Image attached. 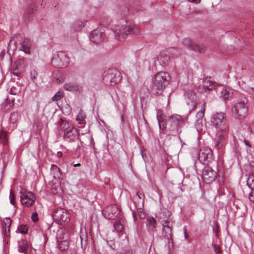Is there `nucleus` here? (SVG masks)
<instances>
[{"instance_id":"1","label":"nucleus","mask_w":254,"mask_h":254,"mask_svg":"<svg viewBox=\"0 0 254 254\" xmlns=\"http://www.w3.org/2000/svg\"><path fill=\"white\" fill-rule=\"evenodd\" d=\"M59 123L60 132L65 142L73 143L79 140V135L77 129L71 122L61 119Z\"/></svg>"},{"instance_id":"2","label":"nucleus","mask_w":254,"mask_h":254,"mask_svg":"<svg viewBox=\"0 0 254 254\" xmlns=\"http://www.w3.org/2000/svg\"><path fill=\"white\" fill-rule=\"evenodd\" d=\"M115 38L121 41L124 40L128 34H137L140 32L139 27L132 22H127L126 25H116L113 28Z\"/></svg>"},{"instance_id":"3","label":"nucleus","mask_w":254,"mask_h":254,"mask_svg":"<svg viewBox=\"0 0 254 254\" xmlns=\"http://www.w3.org/2000/svg\"><path fill=\"white\" fill-rule=\"evenodd\" d=\"M171 76L165 71L158 72L155 76L152 85V92L154 94L161 95L171 80Z\"/></svg>"},{"instance_id":"4","label":"nucleus","mask_w":254,"mask_h":254,"mask_svg":"<svg viewBox=\"0 0 254 254\" xmlns=\"http://www.w3.org/2000/svg\"><path fill=\"white\" fill-rule=\"evenodd\" d=\"M121 74L116 69H109L105 71L103 74V79L104 83L108 85H114L121 80Z\"/></svg>"},{"instance_id":"5","label":"nucleus","mask_w":254,"mask_h":254,"mask_svg":"<svg viewBox=\"0 0 254 254\" xmlns=\"http://www.w3.org/2000/svg\"><path fill=\"white\" fill-rule=\"evenodd\" d=\"M69 57L63 51H58L55 53L52 59V64L57 68H63L69 64Z\"/></svg>"},{"instance_id":"6","label":"nucleus","mask_w":254,"mask_h":254,"mask_svg":"<svg viewBox=\"0 0 254 254\" xmlns=\"http://www.w3.org/2000/svg\"><path fill=\"white\" fill-rule=\"evenodd\" d=\"M248 108L244 100L236 104L232 109L233 116L239 120H243L247 116Z\"/></svg>"},{"instance_id":"7","label":"nucleus","mask_w":254,"mask_h":254,"mask_svg":"<svg viewBox=\"0 0 254 254\" xmlns=\"http://www.w3.org/2000/svg\"><path fill=\"white\" fill-rule=\"evenodd\" d=\"M166 124L168 123L170 133L174 136L178 133V126L183 122V119L179 115L173 114L169 116Z\"/></svg>"},{"instance_id":"8","label":"nucleus","mask_w":254,"mask_h":254,"mask_svg":"<svg viewBox=\"0 0 254 254\" xmlns=\"http://www.w3.org/2000/svg\"><path fill=\"white\" fill-rule=\"evenodd\" d=\"M53 217L57 223L61 225L67 224L70 219L69 213L64 209L60 208L54 210Z\"/></svg>"},{"instance_id":"9","label":"nucleus","mask_w":254,"mask_h":254,"mask_svg":"<svg viewBox=\"0 0 254 254\" xmlns=\"http://www.w3.org/2000/svg\"><path fill=\"white\" fill-rule=\"evenodd\" d=\"M12 41L15 42H19L18 49L24 52L26 54L30 53V48L31 47V42L29 38H22L20 35L14 36L13 40H10L9 45L12 43Z\"/></svg>"},{"instance_id":"10","label":"nucleus","mask_w":254,"mask_h":254,"mask_svg":"<svg viewBox=\"0 0 254 254\" xmlns=\"http://www.w3.org/2000/svg\"><path fill=\"white\" fill-rule=\"evenodd\" d=\"M198 159L203 164L207 165L214 160L212 151L210 148H201L198 153Z\"/></svg>"},{"instance_id":"11","label":"nucleus","mask_w":254,"mask_h":254,"mask_svg":"<svg viewBox=\"0 0 254 254\" xmlns=\"http://www.w3.org/2000/svg\"><path fill=\"white\" fill-rule=\"evenodd\" d=\"M226 118L223 112L214 113L211 118V124L218 128L226 127Z\"/></svg>"},{"instance_id":"12","label":"nucleus","mask_w":254,"mask_h":254,"mask_svg":"<svg viewBox=\"0 0 254 254\" xmlns=\"http://www.w3.org/2000/svg\"><path fill=\"white\" fill-rule=\"evenodd\" d=\"M227 136L226 127L220 128L218 130L214 139L215 147L219 150L221 148L224 144Z\"/></svg>"},{"instance_id":"13","label":"nucleus","mask_w":254,"mask_h":254,"mask_svg":"<svg viewBox=\"0 0 254 254\" xmlns=\"http://www.w3.org/2000/svg\"><path fill=\"white\" fill-rule=\"evenodd\" d=\"M20 200L22 204L29 207L34 203L36 198L33 193L31 191H20Z\"/></svg>"},{"instance_id":"14","label":"nucleus","mask_w":254,"mask_h":254,"mask_svg":"<svg viewBox=\"0 0 254 254\" xmlns=\"http://www.w3.org/2000/svg\"><path fill=\"white\" fill-rule=\"evenodd\" d=\"M217 172L209 167H206L203 171L202 178L207 184L213 182L217 177Z\"/></svg>"},{"instance_id":"15","label":"nucleus","mask_w":254,"mask_h":254,"mask_svg":"<svg viewBox=\"0 0 254 254\" xmlns=\"http://www.w3.org/2000/svg\"><path fill=\"white\" fill-rule=\"evenodd\" d=\"M182 43L186 47L194 51L198 52L200 53H204L206 50V47L205 46L193 43L189 38H184L183 40Z\"/></svg>"},{"instance_id":"16","label":"nucleus","mask_w":254,"mask_h":254,"mask_svg":"<svg viewBox=\"0 0 254 254\" xmlns=\"http://www.w3.org/2000/svg\"><path fill=\"white\" fill-rule=\"evenodd\" d=\"M105 37V34L100 29H96L93 30L90 34V40L96 44L101 42Z\"/></svg>"},{"instance_id":"17","label":"nucleus","mask_w":254,"mask_h":254,"mask_svg":"<svg viewBox=\"0 0 254 254\" xmlns=\"http://www.w3.org/2000/svg\"><path fill=\"white\" fill-rule=\"evenodd\" d=\"M171 213L166 208H162L159 213V219L162 225L167 223H172V219L170 218Z\"/></svg>"},{"instance_id":"18","label":"nucleus","mask_w":254,"mask_h":254,"mask_svg":"<svg viewBox=\"0 0 254 254\" xmlns=\"http://www.w3.org/2000/svg\"><path fill=\"white\" fill-rule=\"evenodd\" d=\"M141 194L137 192L133 198V204L138 212L141 213L143 211L144 199L141 197Z\"/></svg>"},{"instance_id":"19","label":"nucleus","mask_w":254,"mask_h":254,"mask_svg":"<svg viewBox=\"0 0 254 254\" xmlns=\"http://www.w3.org/2000/svg\"><path fill=\"white\" fill-rule=\"evenodd\" d=\"M170 56L166 50L162 51L158 57V61L160 64L164 66H166L169 61Z\"/></svg>"},{"instance_id":"20","label":"nucleus","mask_w":254,"mask_h":254,"mask_svg":"<svg viewBox=\"0 0 254 254\" xmlns=\"http://www.w3.org/2000/svg\"><path fill=\"white\" fill-rule=\"evenodd\" d=\"M157 119L159 124V127L160 129L164 130L167 128V124H165V119L162 110L157 111Z\"/></svg>"},{"instance_id":"21","label":"nucleus","mask_w":254,"mask_h":254,"mask_svg":"<svg viewBox=\"0 0 254 254\" xmlns=\"http://www.w3.org/2000/svg\"><path fill=\"white\" fill-rule=\"evenodd\" d=\"M172 223H167L162 225L163 226V235L168 240L172 237Z\"/></svg>"},{"instance_id":"22","label":"nucleus","mask_w":254,"mask_h":254,"mask_svg":"<svg viewBox=\"0 0 254 254\" xmlns=\"http://www.w3.org/2000/svg\"><path fill=\"white\" fill-rule=\"evenodd\" d=\"M70 234L67 230L65 228H61L57 233V237L63 240H68L69 239Z\"/></svg>"},{"instance_id":"23","label":"nucleus","mask_w":254,"mask_h":254,"mask_svg":"<svg viewBox=\"0 0 254 254\" xmlns=\"http://www.w3.org/2000/svg\"><path fill=\"white\" fill-rule=\"evenodd\" d=\"M28 244L27 241L21 240L18 242V251L19 253L27 254Z\"/></svg>"},{"instance_id":"24","label":"nucleus","mask_w":254,"mask_h":254,"mask_svg":"<svg viewBox=\"0 0 254 254\" xmlns=\"http://www.w3.org/2000/svg\"><path fill=\"white\" fill-rule=\"evenodd\" d=\"M146 226L149 230H154L156 228V220L151 216H147L146 218Z\"/></svg>"},{"instance_id":"25","label":"nucleus","mask_w":254,"mask_h":254,"mask_svg":"<svg viewBox=\"0 0 254 254\" xmlns=\"http://www.w3.org/2000/svg\"><path fill=\"white\" fill-rule=\"evenodd\" d=\"M214 87V83L213 82L208 79H205L203 82V88L204 92H208L212 90Z\"/></svg>"},{"instance_id":"26","label":"nucleus","mask_w":254,"mask_h":254,"mask_svg":"<svg viewBox=\"0 0 254 254\" xmlns=\"http://www.w3.org/2000/svg\"><path fill=\"white\" fill-rule=\"evenodd\" d=\"M64 88L68 91H75L78 90V86L75 83H68L64 85Z\"/></svg>"},{"instance_id":"27","label":"nucleus","mask_w":254,"mask_h":254,"mask_svg":"<svg viewBox=\"0 0 254 254\" xmlns=\"http://www.w3.org/2000/svg\"><path fill=\"white\" fill-rule=\"evenodd\" d=\"M22 70H22L21 68H20V67L15 62L13 63L11 68V72L13 75L15 76H19Z\"/></svg>"},{"instance_id":"28","label":"nucleus","mask_w":254,"mask_h":254,"mask_svg":"<svg viewBox=\"0 0 254 254\" xmlns=\"http://www.w3.org/2000/svg\"><path fill=\"white\" fill-rule=\"evenodd\" d=\"M20 119V115L17 112H13L11 113L10 116V121L11 123L15 124H16L19 120Z\"/></svg>"},{"instance_id":"29","label":"nucleus","mask_w":254,"mask_h":254,"mask_svg":"<svg viewBox=\"0 0 254 254\" xmlns=\"http://www.w3.org/2000/svg\"><path fill=\"white\" fill-rule=\"evenodd\" d=\"M86 116L82 110H80L76 117V120L78 122L79 124H84L85 123V119Z\"/></svg>"},{"instance_id":"30","label":"nucleus","mask_w":254,"mask_h":254,"mask_svg":"<svg viewBox=\"0 0 254 254\" xmlns=\"http://www.w3.org/2000/svg\"><path fill=\"white\" fill-rule=\"evenodd\" d=\"M232 92L230 91H228L226 89H223L222 90L220 97L222 98L223 100H228L229 98L232 97Z\"/></svg>"},{"instance_id":"31","label":"nucleus","mask_w":254,"mask_h":254,"mask_svg":"<svg viewBox=\"0 0 254 254\" xmlns=\"http://www.w3.org/2000/svg\"><path fill=\"white\" fill-rule=\"evenodd\" d=\"M84 26L82 21L81 20H76L72 24V28L76 31L80 30Z\"/></svg>"},{"instance_id":"32","label":"nucleus","mask_w":254,"mask_h":254,"mask_svg":"<svg viewBox=\"0 0 254 254\" xmlns=\"http://www.w3.org/2000/svg\"><path fill=\"white\" fill-rule=\"evenodd\" d=\"M69 243L68 240H62L59 244V248L61 251H65L68 249Z\"/></svg>"},{"instance_id":"33","label":"nucleus","mask_w":254,"mask_h":254,"mask_svg":"<svg viewBox=\"0 0 254 254\" xmlns=\"http://www.w3.org/2000/svg\"><path fill=\"white\" fill-rule=\"evenodd\" d=\"M166 50L168 52V54L172 57L178 56L180 55V52L178 49L176 48H169Z\"/></svg>"},{"instance_id":"34","label":"nucleus","mask_w":254,"mask_h":254,"mask_svg":"<svg viewBox=\"0 0 254 254\" xmlns=\"http://www.w3.org/2000/svg\"><path fill=\"white\" fill-rule=\"evenodd\" d=\"M4 223L7 228H5V235L8 236L10 235V226L11 225V220L9 218H6Z\"/></svg>"},{"instance_id":"35","label":"nucleus","mask_w":254,"mask_h":254,"mask_svg":"<svg viewBox=\"0 0 254 254\" xmlns=\"http://www.w3.org/2000/svg\"><path fill=\"white\" fill-rule=\"evenodd\" d=\"M0 142L3 145H5L8 142V137L7 134L3 131H0Z\"/></svg>"},{"instance_id":"36","label":"nucleus","mask_w":254,"mask_h":254,"mask_svg":"<svg viewBox=\"0 0 254 254\" xmlns=\"http://www.w3.org/2000/svg\"><path fill=\"white\" fill-rule=\"evenodd\" d=\"M247 184L251 190L254 189V175L249 176L247 179Z\"/></svg>"},{"instance_id":"37","label":"nucleus","mask_w":254,"mask_h":254,"mask_svg":"<svg viewBox=\"0 0 254 254\" xmlns=\"http://www.w3.org/2000/svg\"><path fill=\"white\" fill-rule=\"evenodd\" d=\"M20 92V90L19 86H12L9 90V93L11 95H18Z\"/></svg>"},{"instance_id":"38","label":"nucleus","mask_w":254,"mask_h":254,"mask_svg":"<svg viewBox=\"0 0 254 254\" xmlns=\"http://www.w3.org/2000/svg\"><path fill=\"white\" fill-rule=\"evenodd\" d=\"M118 211L117 208L116 206H110L107 208V211L109 213L110 211L112 213H113V216H110L111 219H114V217H116L117 215H115L116 213V211Z\"/></svg>"},{"instance_id":"39","label":"nucleus","mask_w":254,"mask_h":254,"mask_svg":"<svg viewBox=\"0 0 254 254\" xmlns=\"http://www.w3.org/2000/svg\"><path fill=\"white\" fill-rule=\"evenodd\" d=\"M114 227L115 230L118 233L121 232L124 229L123 225L120 221L116 222L114 224Z\"/></svg>"},{"instance_id":"40","label":"nucleus","mask_w":254,"mask_h":254,"mask_svg":"<svg viewBox=\"0 0 254 254\" xmlns=\"http://www.w3.org/2000/svg\"><path fill=\"white\" fill-rule=\"evenodd\" d=\"M34 12V9L33 8H26L24 9V15L26 17L29 18L32 17V15Z\"/></svg>"},{"instance_id":"41","label":"nucleus","mask_w":254,"mask_h":254,"mask_svg":"<svg viewBox=\"0 0 254 254\" xmlns=\"http://www.w3.org/2000/svg\"><path fill=\"white\" fill-rule=\"evenodd\" d=\"M18 65L20 68L23 70L25 67V61L23 59H19L15 62Z\"/></svg>"},{"instance_id":"42","label":"nucleus","mask_w":254,"mask_h":254,"mask_svg":"<svg viewBox=\"0 0 254 254\" xmlns=\"http://www.w3.org/2000/svg\"><path fill=\"white\" fill-rule=\"evenodd\" d=\"M204 112H205V104H203L201 110L198 112L196 114V117L198 118V119H202L204 117Z\"/></svg>"},{"instance_id":"43","label":"nucleus","mask_w":254,"mask_h":254,"mask_svg":"<svg viewBox=\"0 0 254 254\" xmlns=\"http://www.w3.org/2000/svg\"><path fill=\"white\" fill-rule=\"evenodd\" d=\"M15 99L8 97L6 100V104L8 108H12L14 105Z\"/></svg>"},{"instance_id":"44","label":"nucleus","mask_w":254,"mask_h":254,"mask_svg":"<svg viewBox=\"0 0 254 254\" xmlns=\"http://www.w3.org/2000/svg\"><path fill=\"white\" fill-rule=\"evenodd\" d=\"M51 170L55 172L54 177H56V176L59 177V174H60V169L56 165L52 164L51 166Z\"/></svg>"},{"instance_id":"45","label":"nucleus","mask_w":254,"mask_h":254,"mask_svg":"<svg viewBox=\"0 0 254 254\" xmlns=\"http://www.w3.org/2000/svg\"><path fill=\"white\" fill-rule=\"evenodd\" d=\"M18 231L22 234H25L28 231V228L26 225H21L18 227Z\"/></svg>"},{"instance_id":"46","label":"nucleus","mask_w":254,"mask_h":254,"mask_svg":"<svg viewBox=\"0 0 254 254\" xmlns=\"http://www.w3.org/2000/svg\"><path fill=\"white\" fill-rule=\"evenodd\" d=\"M212 246L216 254H221L222 253V251L219 246L212 244Z\"/></svg>"},{"instance_id":"47","label":"nucleus","mask_w":254,"mask_h":254,"mask_svg":"<svg viewBox=\"0 0 254 254\" xmlns=\"http://www.w3.org/2000/svg\"><path fill=\"white\" fill-rule=\"evenodd\" d=\"M63 96V94L61 92H58L53 97V101H58L61 99Z\"/></svg>"},{"instance_id":"48","label":"nucleus","mask_w":254,"mask_h":254,"mask_svg":"<svg viewBox=\"0 0 254 254\" xmlns=\"http://www.w3.org/2000/svg\"><path fill=\"white\" fill-rule=\"evenodd\" d=\"M14 198H15V195L13 193V191L12 190H10L9 199H10V203L12 205H14V204H15Z\"/></svg>"},{"instance_id":"49","label":"nucleus","mask_w":254,"mask_h":254,"mask_svg":"<svg viewBox=\"0 0 254 254\" xmlns=\"http://www.w3.org/2000/svg\"><path fill=\"white\" fill-rule=\"evenodd\" d=\"M249 198L251 202L254 203V189L251 190L249 193Z\"/></svg>"},{"instance_id":"50","label":"nucleus","mask_w":254,"mask_h":254,"mask_svg":"<svg viewBox=\"0 0 254 254\" xmlns=\"http://www.w3.org/2000/svg\"><path fill=\"white\" fill-rule=\"evenodd\" d=\"M130 209L132 212V215L133 217V222L134 223H136L137 222V216L136 215L135 211L134 210H133L131 207H130Z\"/></svg>"},{"instance_id":"51","label":"nucleus","mask_w":254,"mask_h":254,"mask_svg":"<svg viewBox=\"0 0 254 254\" xmlns=\"http://www.w3.org/2000/svg\"><path fill=\"white\" fill-rule=\"evenodd\" d=\"M37 75V72L34 70L31 73V78L32 80H34L36 78V76Z\"/></svg>"},{"instance_id":"52","label":"nucleus","mask_w":254,"mask_h":254,"mask_svg":"<svg viewBox=\"0 0 254 254\" xmlns=\"http://www.w3.org/2000/svg\"><path fill=\"white\" fill-rule=\"evenodd\" d=\"M31 218H32V220H33V221L36 222V221L38 220L37 213H35V214H33L32 215Z\"/></svg>"},{"instance_id":"53","label":"nucleus","mask_w":254,"mask_h":254,"mask_svg":"<svg viewBox=\"0 0 254 254\" xmlns=\"http://www.w3.org/2000/svg\"><path fill=\"white\" fill-rule=\"evenodd\" d=\"M244 142L246 145L249 146V147H252L251 144L247 139H244Z\"/></svg>"},{"instance_id":"54","label":"nucleus","mask_w":254,"mask_h":254,"mask_svg":"<svg viewBox=\"0 0 254 254\" xmlns=\"http://www.w3.org/2000/svg\"><path fill=\"white\" fill-rule=\"evenodd\" d=\"M184 233L185 239H187V238H188L187 230V229H186L185 228H184Z\"/></svg>"},{"instance_id":"55","label":"nucleus","mask_w":254,"mask_h":254,"mask_svg":"<svg viewBox=\"0 0 254 254\" xmlns=\"http://www.w3.org/2000/svg\"><path fill=\"white\" fill-rule=\"evenodd\" d=\"M201 0H192L191 2L195 3H198L200 2Z\"/></svg>"},{"instance_id":"56","label":"nucleus","mask_w":254,"mask_h":254,"mask_svg":"<svg viewBox=\"0 0 254 254\" xmlns=\"http://www.w3.org/2000/svg\"><path fill=\"white\" fill-rule=\"evenodd\" d=\"M213 231H214L216 237H218V231L215 230L214 228H213Z\"/></svg>"},{"instance_id":"57","label":"nucleus","mask_w":254,"mask_h":254,"mask_svg":"<svg viewBox=\"0 0 254 254\" xmlns=\"http://www.w3.org/2000/svg\"><path fill=\"white\" fill-rule=\"evenodd\" d=\"M141 155H142V158H144V156L145 155V154H144V153L143 152H142Z\"/></svg>"},{"instance_id":"58","label":"nucleus","mask_w":254,"mask_h":254,"mask_svg":"<svg viewBox=\"0 0 254 254\" xmlns=\"http://www.w3.org/2000/svg\"><path fill=\"white\" fill-rule=\"evenodd\" d=\"M58 155L60 154V155H62V152H58Z\"/></svg>"},{"instance_id":"59","label":"nucleus","mask_w":254,"mask_h":254,"mask_svg":"<svg viewBox=\"0 0 254 254\" xmlns=\"http://www.w3.org/2000/svg\"><path fill=\"white\" fill-rule=\"evenodd\" d=\"M251 89L252 90H253V91L254 92V88L251 87Z\"/></svg>"},{"instance_id":"60","label":"nucleus","mask_w":254,"mask_h":254,"mask_svg":"<svg viewBox=\"0 0 254 254\" xmlns=\"http://www.w3.org/2000/svg\"><path fill=\"white\" fill-rule=\"evenodd\" d=\"M80 164H76L75 165V166H80Z\"/></svg>"},{"instance_id":"61","label":"nucleus","mask_w":254,"mask_h":254,"mask_svg":"<svg viewBox=\"0 0 254 254\" xmlns=\"http://www.w3.org/2000/svg\"><path fill=\"white\" fill-rule=\"evenodd\" d=\"M253 34L254 35V29L253 31Z\"/></svg>"},{"instance_id":"62","label":"nucleus","mask_w":254,"mask_h":254,"mask_svg":"<svg viewBox=\"0 0 254 254\" xmlns=\"http://www.w3.org/2000/svg\"><path fill=\"white\" fill-rule=\"evenodd\" d=\"M188 0L189 1H190V2H191V0Z\"/></svg>"},{"instance_id":"63","label":"nucleus","mask_w":254,"mask_h":254,"mask_svg":"<svg viewBox=\"0 0 254 254\" xmlns=\"http://www.w3.org/2000/svg\"><path fill=\"white\" fill-rule=\"evenodd\" d=\"M139 216L141 218V214H140Z\"/></svg>"},{"instance_id":"64","label":"nucleus","mask_w":254,"mask_h":254,"mask_svg":"<svg viewBox=\"0 0 254 254\" xmlns=\"http://www.w3.org/2000/svg\"><path fill=\"white\" fill-rule=\"evenodd\" d=\"M16 46H18V43H16Z\"/></svg>"}]
</instances>
